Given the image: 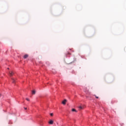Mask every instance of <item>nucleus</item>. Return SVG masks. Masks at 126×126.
Instances as JSON below:
<instances>
[{"mask_svg":"<svg viewBox=\"0 0 126 126\" xmlns=\"http://www.w3.org/2000/svg\"><path fill=\"white\" fill-rule=\"evenodd\" d=\"M66 102H67V100L66 99H64L62 101V104H63V105H65V104H66Z\"/></svg>","mask_w":126,"mask_h":126,"instance_id":"obj_1","label":"nucleus"},{"mask_svg":"<svg viewBox=\"0 0 126 126\" xmlns=\"http://www.w3.org/2000/svg\"><path fill=\"white\" fill-rule=\"evenodd\" d=\"M9 74L10 76H12V75H13V74H14L13 72L9 71Z\"/></svg>","mask_w":126,"mask_h":126,"instance_id":"obj_2","label":"nucleus"},{"mask_svg":"<svg viewBox=\"0 0 126 126\" xmlns=\"http://www.w3.org/2000/svg\"><path fill=\"white\" fill-rule=\"evenodd\" d=\"M49 124L50 125H53V124H54V121L53 120H50L49 122Z\"/></svg>","mask_w":126,"mask_h":126,"instance_id":"obj_3","label":"nucleus"},{"mask_svg":"<svg viewBox=\"0 0 126 126\" xmlns=\"http://www.w3.org/2000/svg\"><path fill=\"white\" fill-rule=\"evenodd\" d=\"M28 57V55L26 54L24 56V59H27Z\"/></svg>","mask_w":126,"mask_h":126,"instance_id":"obj_4","label":"nucleus"},{"mask_svg":"<svg viewBox=\"0 0 126 126\" xmlns=\"http://www.w3.org/2000/svg\"><path fill=\"white\" fill-rule=\"evenodd\" d=\"M35 94H36V91H35V90H33V91H32V94L33 95H35Z\"/></svg>","mask_w":126,"mask_h":126,"instance_id":"obj_5","label":"nucleus"},{"mask_svg":"<svg viewBox=\"0 0 126 126\" xmlns=\"http://www.w3.org/2000/svg\"><path fill=\"white\" fill-rule=\"evenodd\" d=\"M79 110H83V106H79Z\"/></svg>","mask_w":126,"mask_h":126,"instance_id":"obj_6","label":"nucleus"},{"mask_svg":"<svg viewBox=\"0 0 126 126\" xmlns=\"http://www.w3.org/2000/svg\"><path fill=\"white\" fill-rule=\"evenodd\" d=\"M12 83H15V80H14L13 78H12Z\"/></svg>","mask_w":126,"mask_h":126,"instance_id":"obj_7","label":"nucleus"},{"mask_svg":"<svg viewBox=\"0 0 126 126\" xmlns=\"http://www.w3.org/2000/svg\"><path fill=\"white\" fill-rule=\"evenodd\" d=\"M72 112H76V110H75V109H72Z\"/></svg>","mask_w":126,"mask_h":126,"instance_id":"obj_8","label":"nucleus"},{"mask_svg":"<svg viewBox=\"0 0 126 126\" xmlns=\"http://www.w3.org/2000/svg\"><path fill=\"white\" fill-rule=\"evenodd\" d=\"M26 100H27V101H30V99L28 98H26Z\"/></svg>","mask_w":126,"mask_h":126,"instance_id":"obj_9","label":"nucleus"},{"mask_svg":"<svg viewBox=\"0 0 126 126\" xmlns=\"http://www.w3.org/2000/svg\"><path fill=\"white\" fill-rule=\"evenodd\" d=\"M94 96H95V97L96 98V99H98V98H99V97H98V96H96V95H94Z\"/></svg>","mask_w":126,"mask_h":126,"instance_id":"obj_10","label":"nucleus"},{"mask_svg":"<svg viewBox=\"0 0 126 126\" xmlns=\"http://www.w3.org/2000/svg\"><path fill=\"white\" fill-rule=\"evenodd\" d=\"M124 51H125V52H126V47H125V48H124Z\"/></svg>","mask_w":126,"mask_h":126,"instance_id":"obj_11","label":"nucleus"},{"mask_svg":"<svg viewBox=\"0 0 126 126\" xmlns=\"http://www.w3.org/2000/svg\"><path fill=\"white\" fill-rule=\"evenodd\" d=\"M53 115H54V114L53 113L50 114V116H53Z\"/></svg>","mask_w":126,"mask_h":126,"instance_id":"obj_12","label":"nucleus"},{"mask_svg":"<svg viewBox=\"0 0 126 126\" xmlns=\"http://www.w3.org/2000/svg\"><path fill=\"white\" fill-rule=\"evenodd\" d=\"M24 109H25V110H27V108H26V107H25Z\"/></svg>","mask_w":126,"mask_h":126,"instance_id":"obj_13","label":"nucleus"},{"mask_svg":"<svg viewBox=\"0 0 126 126\" xmlns=\"http://www.w3.org/2000/svg\"><path fill=\"white\" fill-rule=\"evenodd\" d=\"M7 69H9V68H7Z\"/></svg>","mask_w":126,"mask_h":126,"instance_id":"obj_14","label":"nucleus"}]
</instances>
